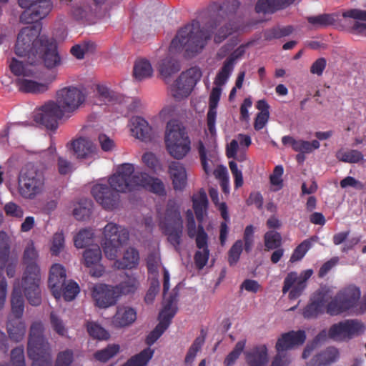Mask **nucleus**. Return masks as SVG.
Here are the masks:
<instances>
[{
    "label": "nucleus",
    "mask_w": 366,
    "mask_h": 366,
    "mask_svg": "<svg viewBox=\"0 0 366 366\" xmlns=\"http://www.w3.org/2000/svg\"><path fill=\"white\" fill-rule=\"evenodd\" d=\"M35 58L31 59L29 64H25L15 58L9 62L11 71L17 76L16 83L19 91L26 93L41 94L48 89V84L39 83L37 81L39 73L35 65L39 62L48 69L59 66L61 57L57 51L56 42L49 37L43 43L39 49L34 54Z\"/></svg>",
    "instance_id": "obj_1"
},
{
    "label": "nucleus",
    "mask_w": 366,
    "mask_h": 366,
    "mask_svg": "<svg viewBox=\"0 0 366 366\" xmlns=\"http://www.w3.org/2000/svg\"><path fill=\"white\" fill-rule=\"evenodd\" d=\"M236 29L233 23L222 24L217 19H211L203 29L198 21H194L178 31L172 41L169 51L176 52L184 49L189 56H193L203 49L212 34H214V41L221 43Z\"/></svg>",
    "instance_id": "obj_2"
},
{
    "label": "nucleus",
    "mask_w": 366,
    "mask_h": 366,
    "mask_svg": "<svg viewBox=\"0 0 366 366\" xmlns=\"http://www.w3.org/2000/svg\"><path fill=\"white\" fill-rule=\"evenodd\" d=\"M110 182L118 191L130 192L149 186L154 193L160 196L165 194L164 185L160 179L152 178L147 173L137 170L132 164L120 165Z\"/></svg>",
    "instance_id": "obj_3"
},
{
    "label": "nucleus",
    "mask_w": 366,
    "mask_h": 366,
    "mask_svg": "<svg viewBox=\"0 0 366 366\" xmlns=\"http://www.w3.org/2000/svg\"><path fill=\"white\" fill-rule=\"evenodd\" d=\"M41 30L40 24H31L22 28L17 35L14 51L18 56L25 58L22 60L25 64L35 58V53L46 41L47 36L41 35Z\"/></svg>",
    "instance_id": "obj_4"
},
{
    "label": "nucleus",
    "mask_w": 366,
    "mask_h": 366,
    "mask_svg": "<svg viewBox=\"0 0 366 366\" xmlns=\"http://www.w3.org/2000/svg\"><path fill=\"white\" fill-rule=\"evenodd\" d=\"M165 144L168 153L177 160L184 158L191 150V141L184 127L175 121L167 124Z\"/></svg>",
    "instance_id": "obj_5"
},
{
    "label": "nucleus",
    "mask_w": 366,
    "mask_h": 366,
    "mask_svg": "<svg viewBox=\"0 0 366 366\" xmlns=\"http://www.w3.org/2000/svg\"><path fill=\"white\" fill-rule=\"evenodd\" d=\"M44 182L43 169L31 163L27 164L21 169L19 177L21 194L25 198H34L43 191Z\"/></svg>",
    "instance_id": "obj_6"
},
{
    "label": "nucleus",
    "mask_w": 366,
    "mask_h": 366,
    "mask_svg": "<svg viewBox=\"0 0 366 366\" xmlns=\"http://www.w3.org/2000/svg\"><path fill=\"white\" fill-rule=\"evenodd\" d=\"M163 233L167 236L168 242L174 249L180 252L183 234V219L179 209L175 205L169 204L164 217L160 222Z\"/></svg>",
    "instance_id": "obj_7"
},
{
    "label": "nucleus",
    "mask_w": 366,
    "mask_h": 366,
    "mask_svg": "<svg viewBox=\"0 0 366 366\" xmlns=\"http://www.w3.org/2000/svg\"><path fill=\"white\" fill-rule=\"evenodd\" d=\"M102 234V244L105 255L113 259L117 256L120 247L129 240V232L117 224L109 222L103 228Z\"/></svg>",
    "instance_id": "obj_8"
},
{
    "label": "nucleus",
    "mask_w": 366,
    "mask_h": 366,
    "mask_svg": "<svg viewBox=\"0 0 366 366\" xmlns=\"http://www.w3.org/2000/svg\"><path fill=\"white\" fill-rule=\"evenodd\" d=\"M361 292L358 287L350 285L340 290L327 304V312L337 315L353 308L358 302Z\"/></svg>",
    "instance_id": "obj_9"
},
{
    "label": "nucleus",
    "mask_w": 366,
    "mask_h": 366,
    "mask_svg": "<svg viewBox=\"0 0 366 366\" xmlns=\"http://www.w3.org/2000/svg\"><path fill=\"white\" fill-rule=\"evenodd\" d=\"M40 269L36 267H30L29 270H25L21 282H17L15 285L24 293L28 302L34 307L41 304V292L40 290Z\"/></svg>",
    "instance_id": "obj_10"
},
{
    "label": "nucleus",
    "mask_w": 366,
    "mask_h": 366,
    "mask_svg": "<svg viewBox=\"0 0 366 366\" xmlns=\"http://www.w3.org/2000/svg\"><path fill=\"white\" fill-rule=\"evenodd\" d=\"M19 6L24 9L20 15V21L31 24L45 18L53 9L51 0H18Z\"/></svg>",
    "instance_id": "obj_11"
},
{
    "label": "nucleus",
    "mask_w": 366,
    "mask_h": 366,
    "mask_svg": "<svg viewBox=\"0 0 366 366\" xmlns=\"http://www.w3.org/2000/svg\"><path fill=\"white\" fill-rule=\"evenodd\" d=\"M201 76L202 72L197 67L190 68L182 72L172 86L173 97L178 100L187 97Z\"/></svg>",
    "instance_id": "obj_12"
},
{
    "label": "nucleus",
    "mask_w": 366,
    "mask_h": 366,
    "mask_svg": "<svg viewBox=\"0 0 366 366\" xmlns=\"http://www.w3.org/2000/svg\"><path fill=\"white\" fill-rule=\"evenodd\" d=\"M365 330V327L362 322L347 320L332 325L329 330V336L335 340L344 341L362 335Z\"/></svg>",
    "instance_id": "obj_13"
},
{
    "label": "nucleus",
    "mask_w": 366,
    "mask_h": 366,
    "mask_svg": "<svg viewBox=\"0 0 366 366\" xmlns=\"http://www.w3.org/2000/svg\"><path fill=\"white\" fill-rule=\"evenodd\" d=\"M112 176L109 179V184H97L92 187V194L96 201L107 210L116 209L119 202L118 191L111 184Z\"/></svg>",
    "instance_id": "obj_14"
},
{
    "label": "nucleus",
    "mask_w": 366,
    "mask_h": 366,
    "mask_svg": "<svg viewBox=\"0 0 366 366\" xmlns=\"http://www.w3.org/2000/svg\"><path fill=\"white\" fill-rule=\"evenodd\" d=\"M85 93L74 86L63 88L57 93L56 102L65 113H73L84 102Z\"/></svg>",
    "instance_id": "obj_15"
},
{
    "label": "nucleus",
    "mask_w": 366,
    "mask_h": 366,
    "mask_svg": "<svg viewBox=\"0 0 366 366\" xmlns=\"http://www.w3.org/2000/svg\"><path fill=\"white\" fill-rule=\"evenodd\" d=\"M66 113L56 102L45 104L34 114V120L49 129H55L58 126V120Z\"/></svg>",
    "instance_id": "obj_16"
},
{
    "label": "nucleus",
    "mask_w": 366,
    "mask_h": 366,
    "mask_svg": "<svg viewBox=\"0 0 366 366\" xmlns=\"http://www.w3.org/2000/svg\"><path fill=\"white\" fill-rule=\"evenodd\" d=\"M91 292L95 305L99 308L113 306L119 299L115 287L112 285L97 284L92 287Z\"/></svg>",
    "instance_id": "obj_17"
},
{
    "label": "nucleus",
    "mask_w": 366,
    "mask_h": 366,
    "mask_svg": "<svg viewBox=\"0 0 366 366\" xmlns=\"http://www.w3.org/2000/svg\"><path fill=\"white\" fill-rule=\"evenodd\" d=\"M173 300H169L167 305H164L163 310L159 313V322L156 327L149 334L147 337V344L153 345L169 327L172 318L175 314V310L172 307Z\"/></svg>",
    "instance_id": "obj_18"
},
{
    "label": "nucleus",
    "mask_w": 366,
    "mask_h": 366,
    "mask_svg": "<svg viewBox=\"0 0 366 366\" xmlns=\"http://www.w3.org/2000/svg\"><path fill=\"white\" fill-rule=\"evenodd\" d=\"M132 135L142 142H148L155 139L157 132L149 122L142 117L134 116L129 120Z\"/></svg>",
    "instance_id": "obj_19"
},
{
    "label": "nucleus",
    "mask_w": 366,
    "mask_h": 366,
    "mask_svg": "<svg viewBox=\"0 0 366 366\" xmlns=\"http://www.w3.org/2000/svg\"><path fill=\"white\" fill-rule=\"evenodd\" d=\"M186 227L188 236L190 238L196 237L195 240L198 249H209L208 236L201 224L197 229L194 214L191 209L186 212Z\"/></svg>",
    "instance_id": "obj_20"
},
{
    "label": "nucleus",
    "mask_w": 366,
    "mask_h": 366,
    "mask_svg": "<svg viewBox=\"0 0 366 366\" xmlns=\"http://www.w3.org/2000/svg\"><path fill=\"white\" fill-rule=\"evenodd\" d=\"M77 159H88L97 155V149L92 141L86 138H79L67 144Z\"/></svg>",
    "instance_id": "obj_21"
},
{
    "label": "nucleus",
    "mask_w": 366,
    "mask_h": 366,
    "mask_svg": "<svg viewBox=\"0 0 366 366\" xmlns=\"http://www.w3.org/2000/svg\"><path fill=\"white\" fill-rule=\"evenodd\" d=\"M27 354L33 362L51 360V348L47 340L28 342Z\"/></svg>",
    "instance_id": "obj_22"
},
{
    "label": "nucleus",
    "mask_w": 366,
    "mask_h": 366,
    "mask_svg": "<svg viewBox=\"0 0 366 366\" xmlns=\"http://www.w3.org/2000/svg\"><path fill=\"white\" fill-rule=\"evenodd\" d=\"M305 340L306 335L304 331H291L282 335V336L278 339L275 347L277 352H283L295 346L303 344Z\"/></svg>",
    "instance_id": "obj_23"
},
{
    "label": "nucleus",
    "mask_w": 366,
    "mask_h": 366,
    "mask_svg": "<svg viewBox=\"0 0 366 366\" xmlns=\"http://www.w3.org/2000/svg\"><path fill=\"white\" fill-rule=\"evenodd\" d=\"M66 272L64 268L59 264H54L50 269L49 277V287L55 298L60 297L61 288L65 285Z\"/></svg>",
    "instance_id": "obj_24"
},
{
    "label": "nucleus",
    "mask_w": 366,
    "mask_h": 366,
    "mask_svg": "<svg viewBox=\"0 0 366 366\" xmlns=\"http://www.w3.org/2000/svg\"><path fill=\"white\" fill-rule=\"evenodd\" d=\"M168 172L175 190L182 191L187 185V174L183 164L172 161L169 163Z\"/></svg>",
    "instance_id": "obj_25"
},
{
    "label": "nucleus",
    "mask_w": 366,
    "mask_h": 366,
    "mask_svg": "<svg viewBox=\"0 0 366 366\" xmlns=\"http://www.w3.org/2000/svg\"><path fill=\"white\" fill-rule=\"evenodd\" d=\"M328 297L327 294L319 292L317 294L312 302L308 305L304 310L303 315L305 318L310 319L317 317L322 314L325 310H327L328 304Z\"/></svg>",
    "instance_id": "obj_26"
},
{
    "label": "nucleus",
    "mask_w": 366,
    "mask_h": 366,
    "mask_svg": "<svg viewBox=\"0 0 366 366\" xmlns=\"http://www.w3.org/2000/svg\"><path fill=\"white\" fill-rule=\"evenodd\" d=\"M137 318V314L134 309L119 306L113 316L112 323L115 327H124L132 324Z\"/></svg>",
    "instance_id": "obj_27"
},
{
    "label": "nucleus",
    "mask_w": 366,
    "mask_h": 366,
    "mask_svg": "<svg viewBox=\"0 0 366 366\" xmlns=\"http://www.w3.org/2000/svg\"><path fill=\"white\" fill-rule=\"evenodd\" d=\"M26 324L22 317H8L6 330L9 337L13 341H21L26 334Z\"/></svg>",
    "instance_id": "obj_28"
},
{
    "label": "nucleus",
    "mask_w": 366,
    "mask_h": 366,
    "mask_svg": "<svg viewBox=\"0 0 366 366\" xmlns=\"http://www.w3.org/2000/svg\"><path fill=\"white\" fill-rule=\"evenodd\" d=\"M222 92L221 86L215 85L209 96V109L207 113V127L212 134L215 133L216 108Z\"/></svg>",
    "instance_id": "obj_29"
},
{
    "label": "nucleus",
    "mask_w": 366,
    "mask_h": 366,
    "mask_svg": "<svg viewBox=\"0 0 366 366\" xmlns=\"http://www.w3.org/2000/svg\"><path fill=\"white\" fill-rule=\"evenodd\" d=\"M139 261V255L138 251L133 248L129 247L124 252L122 260H116L113 267L117 269H133L136 267Z\"/></svg>",
    "instance_id": "obj_30"
},
{
    "label": "nucleus",
    "mask_w": 366,
    "mask_h": 366,
    "mask_svg": "<svg viewBox=\"0 0 366 366\" xmlns=\"http://www.w3.org/2000/svg\"><path fill=\"white\" fill-rule=\"evenodd\" d=\"M245 357L249 366H266L268 362L267 347L264 345L256 347L246 352Z\"/></svg>",
    "instance_id": "obj_31"
},
{
    "label": "nucleus",
    "mask_w": 366,
    "mask_h": 366,
    "mask_svg": "<svg viewBox=\"0 0 366 366\" xmlns=\"http://www.w3.org/2000/svg\"><path fill=\"white\" fill-rule=\"evenodd\" d=\"M338 357V350L335 347H328L313 357L311 365L314 366H327L335 362Z\"/></svg>",
    "instance_id": "obj_32"
},
{
    "label": "nucleus",
    "mask_w": 366,
    "mask_h": 366,
    "mask_svg": "<svg viewBox=\"0 0 366 366\" xmlns=\"http://www.w3.org/2000/svg\"><path fill=\"white\" fill-rule=\"evenodd\" d=\"M180 69L179 63L169 55L162 59L158 64V71L164 79H168Z\"/></svg>",
    "instance_id": "obj_33"
},
{
    "label": "nucleus",
    "mask_w": 366,
    "mask_h": 366,
    "mask_svg": "<svg viewBox=\"0 0 366 366\" xmlns=\"http://www.w3.org/2000/svg\"><path fill=\"white\" fill-rule=\"evenodd\" d=\"M313 271L307 269L302 272L300 274L296 272L297 280L292 286V290L289 293L290 299H296L300 297L306 287L307 280L312 276Z\"/></svg>",
    "instance_id": "obj_34"
},
{
    "label": "nucleus",
    "mask_w": 366,
    "mask_h": 366,
    "mask_svg": "<svg viewBox=\"0 0 366 366\" xmlns=\"http://www.w3.org/2000/svg\"><path fill=\"white\" fill-rule=\"evenodd\" d=\"M11 312L9 317H22L24 310V300L21 290L14 286L11 297Z\"/></svg>",
    "instance_id": "obj_35"
},
{
    "label": "nucleus",
    "mask_w": 366,
    "mask_h": 366,
    "mask_svg": "<svg viewBox=\"0 0 366 366\" xmlns=\"http://www.w3.org/2000/svg\"><path fill=\"white\" fill-rule=\"evenodd\" d=\"M133 74L135 79L142 81L152 76L153 69L148 60L139 59L134 64Z\"/></svg>",
    "instance_id": "obj_36"
},
{
    "label": "nucleus",
    "mask_w": 366,
    "mask_h": 366,
    "mask_svg": "<svg viewBox=\"0 0 366 366\" xmlns=\"http://www.w3.org/2000/svg\"><path fill=\"white\" fill-rule=\"evenodd\" d=\"M139 286L137 278L134 276H127V278L121 282L118 285L115 286L118 297L121 295H127L134 293Z\"/></svg>",
    "instance_id": "obj_37"
},
{
    "label": "nucleus",
    "mask_w": 366,
    "mask_h": 366,
    "mask_svg": "<svg viewBox=\"0 0 366 366\" xmlns=\"http://www.w3.org/2000/svg\"><path fill=\"white\" fill-rule=\"evenodd\" d=\"M39 254L36 249L34 242L29 241L24 251L23 262L26 265L25 270H29L30 267H36L40 269L37 264Z\"/></svg>",
    "instance_id": "obj_38"
},
{
    "label": "nucleus",
    "mask_w": 366,
    "mask_h": 366,
    "mask_svg": "<svg viewBox=\"0 0 366 366\" xmlns=\"http://www.w3.org/2000/svg\"><path fill=\"white\" fill-rule=\"evenodd\" d=\"M97 96L101 103L104 104L121 102L122 100V97L120 94L103 85L97 86Z\"/></svg>",
    "instance_id": "obj_39"
},
{
    "label": "nucleus",
    "mask_w": 366,
    "mask_h": 366,
    "mask_svg": "<svg viewBox=\"0 0 366 366\" xmlns=\"http://www.w3.org/2000/svg\"><path fill=\"white\" fill-rule=\"evenodd\" d=\"M11 238L4 231L0 232V269H2L8 261L11 249Z\"/></svg>",
    "instance_id": "obj_40"
},
{
    "label": "nucleus",
    "mask_w": 366,
    "mask_h": 366,
    "mask_svg": "<svg viewBox=\"0 0 366 366\" xmlns=\"http://www.w3.org/2000/svg\"><path fill=\"white\" fill-rule=\"evenodd\" d=\"M92 209V201L86 199H81L74 207L73 214L77 220H86L90 217Z\"/></svg>",
    "instance_id": "obj_41"
},
{
    "label": "nucleus",
    "mask_w": 366,
    "mask_h": 366,
    "mask_svg": "<svg viewBox=\"0 0 366 366\" xmlns=\"http://www.w3.org/2000/svg\"><path fill=\"white\" fill-rule=\"evenodd\" d=\"M193 208L197 219L201 222L207 206V197L204 192H200L192 197Z\"/></svg>",
    "instance_id": "obj_42"
},
{
    "label": "nucleus",
    "mask_w": 366,
    "mask_h": 366,
    "mask_svg": "<svg viewBox=\"0 0 366 366\" xmlns=\"http://www.w3.org/2000/svg\"><path fill=\"white\" fill-rule=\"evenodd\" d=\"M307 19L315 29L327 27L332 25L335 22V16L330 14L308 16Z\"/></svg>",
    "instance_id": "obj_43"
},
{
    "label": "nucleus",
    "mask_w": 366,
    "mask_h": 366,
    "mask_svg": "<svg viewBox=\"0 0 366 366\" xmlns=\"http://www.w3.org/2000/svg\"><path fill=\"white\" fill-rule=\"evenodd\" d=\"M336 157L341 162L355 164L363 160L362 154L356 149H340L336 154Z\"/></svg>",
    "instance_id": "obj_44"
},
{
    "label": "nucleus",
    "mask_w": 366,
    "mask_h": 366,
    "mask_svg": "<svg viewBox=\"0 0 366 366\" xmlns=\"http://www.w3.org/2000/svg\"><path fill=\"white\" fill-rule=\"evenodd\" d=\"M84 264L86 267H92L98 264L102 259V251L98 245L86 249L84 252Z\"/></svg>",
    "instance_id": "obj_45"
},
{
    "label": "nucleus",
    "mask_w": 366,
    "mask_h": 366,
    "mask_svg": "<svg viewBox=\"0 0 366 366\" xmlns=\"http://www.w3.org/2000/svg\"><path fill=\"white\" fill-rule=\"evenodd\" d=\"M94 238V232L90 229H81L74 237V245L76 248H83L89 245Z\"/></svg>",
    "instance_id": "obj_46"
},
{
    "label": "nucleus",
    "mask_w": 366,
    "mask_h": 366,
    "mask_svg": "<svg viewBox=\"0 0 366 366\" xmlns=\"http://www.w3.org/2000/svg\"><path fill=\"white\" fill-rule=\"evenodd\" d=\"M233 69L234 65H232V63L225 61L222 67L216 75L214 82V84L218 86L224 85L229 78Z\"/></svg>",
    "instance_id": "obj_47"
},
{
    "label": "nucleus",
    "mask_w": 366,
    "mask_h": 366,
    "mask_svg": "<svg viewBox=\"0 0 366 366\" xmlns=\"http://www.w3.org/2000/svg\"><path fill=\"white\" fill-rule=\"evenodd\" d=\"M44 326L41 321H34L29 328L28 342L40 341L47 340L44 335Z\"/></svg>",
    "instance_id": "obj_48"
},
{
    "label": "nucleus",
    "mask_w": 366,
    "mask_h": 366,
    "mask_svg": "<svg viewBox=\"0 0 366 366\" xmlns=\"http://www.w3.org/2000/svg\"><path fill=\"white\" fill-rule=\"evenodd\" d=\"M264 246L266 250L277 249L282 244L281 234L274 230L268 231L264 236Z\"/></svg>",
    "instance_id": "obj_49"
},
{
    "label": "nucleus",
    "mask_w": 366,
    "mask_h": 366,
    "mask_svg": "<svg viewBox=\"0 0 366 366\" xmlns=\"http://www.w3.org/2000/svg\"><path fill=\"white\" fill-rule=\"evenodd\" d=\"M201 334L202 335L200 336L197 337L194 340V342L189 347V349L187 352V354L186 355V357H185L186 363H190V362H193V360H194V358L196 357L197 352L201 349L203 344L204 343L206 335L204 333L203 330L201 331Z\"/></svg>",
    "instance_id": "obj_50"
},
{
    "label": "nucleus",
    "mask_w": 366,
    "mask_h": 366,
    "mask_svg": "<svg viewBox=\"0 0 366 366\" xmlns=\"http://www.w3.org/2000/svg\"><path fill=\"white\" fill-rule=\"evenodd\" d=\"M201 334L202 335L200 336L197 337L194 340V342L189 347V349L187 352V354L186 355V357H185L186 363H190V362H193V360H194V358L196 357L197 352L201 349L203 344L204 343L206 335L204 333L203 330L201 331Z\"/></svg>",
    "instance_id": "obj_51"
},
{
    "label": "nucleus",
    "mask_w": 366,
    "mask_h": 366,
    "mask_svg": "<svg viewBox=\"0 0 366 366\" xmlns=\"http://www.w3.org/2000/svg\"><path fill=\"white\" fill-rule=\"evenodd\" d=\"M119 351V345L113 344L108 345L106 348L98 350L95 352L94 357L100 362H105L115 356Z\"/></svg>",
    "instance_id": "obj_52"
},
{
    "label": "nucleus",
    "mask_w": 366,
    "mask_h": 366,
    "mask_svg": "<svg viewBox=\"0 0 366 366\" xmlns=\"http://www.w3.org/2000/svg\"><path fill=\"white\" fill-rule=\"evenodd\" d=\"M245 344V340L237 342L233 350L230 352L224 359V366H232L235 363L236 360L239 358V355L243 352Z\"/></svg>",
    "instance_id": "obj_53"
},
{
    "label": "nucleus",
    "mask_w": 366,
    "mask_h": 366,
    "mask_svg": "<svg viewBox=\"0 0 366 366\" xmlns=\"http://www.w3.org/2000/svg\"><path fill=\"white\" fill-rule=\"evenodd\" d=\"M320 144L317 140L312 142L305 140H297L294 150L300 153H311L313 150L320 147Z\"/></svg>",
    "instance_id": "obj_54"
},
{
    "label": "nucleus",
    "mask_w": 366,
    "mask_h": 366,
    "mask_svg": "<svg viewBox=\"0 0 366 366\" xmlns=\"http://www.w3.org/2000/svg\"><path fill=\"white\" fill-rule=\"evenodd\" d=\"M51 328L60 336H64L67 329L61 317L54 312H51L49 316Z\"/></svg>",
    "instance_id": "obj_55"
},
{
    "label": "nucleus",
    "mask_w": 366,
    "mask_h": 366,
    "mask_svg": "<svg viewBox=\"0 0 366 366\" xmlns=\"http://www.w3.org/2000/svg\"><path fill=\"white\" fill-rule=\"evenodd\" d=\"M86 327L89 334L94 338L99 340H107L109 337V333L99 325L95 322H88Z\"/></svg>",
    "instance_id": "obj_56"
},
{
    "label": "nucleus",
    "mask_w": 366,
    "mask_h": 366,
    "mask_svg": "<svg viewBox=\"0 0 366 366\" xmlns=\"http://www.w3.org/2000/svg\"><path fill=\"white\" fill-rule=\"evenodd\" d=\"M327 337L329 336V331L324 330L321 331L315 337V340L310 345H307V347L305 348L303 353H302V358L306 359L307 358L311 353L315 350L316 348L318 342L325 341Z\"/></svg>",
    "instance_id": "obj_57"
},
{
    "label": "nucleus",
    "mask_w": 366,
    "mask_h": 366,
    "mask_svg": "<svg viewBox=\"0 0 366 366\" xmlns=\"http://www.w3.org/2000/svg\"><path fill=\"white\" fill-rule=\"evenodd\" d=\"M64 236L61 232H56L51 239L50 251L53 255H58L64 248Z\"/></svg>",
    "instance_id": "obj_58"
},
{
    "label": "nucleus",
    "mask_w": 366,
    "mask_h": 366,
    "mask_svg": "<svg viewBox=\"0 0 366 366\" xmlns=\"http://www.w3.org/2000/svg\"><path fill=\"white\" fill-rule=\"evenodd\" d=\"M61 291L64 300L66 301H71L74 300L79 293V288L76 283L69 282L67 284L65 282V285L61 288Z\"/></svg>",
    "instance_id": "obj_59"
},
{
    "label": "nucleus",
    "mask_w": 366,
    "mask_h": 366,
    "mask_svg": "<svg viewBox=\"0 0 366 366\" xmlns=\"http://www.w3.org/2000/svg\"><path fill=\"white\" fill-rule=\"evenodd\" d=\"M243 242L242 240H237L229 251L228 262L230 265L235 264L242 252Z\"/></svg>",
    "instance_id": "obj_60"
},
{
    "label": "nucleus",
    "mask_w": 366,
    "mask_h": 366,
    "mask_svg": "<svg viewBox=\"0 0 366 366\" xmlns=\"http://www.w3.org/2000/svg\"><path fill=\"white\" fill-rule=\"evenodd\" d=\"M93 47V44L89 42H83L72 46L71 49V53L78 59H81L84 58V54L92 49Z\"/></svg>",
    "instance_id": "obj_61"
},
{
    "label": "nucleus",
    "mask_w": 366,
    "mask_h": 366,
    "mask_svg": "<svg viewBox=\"0 0 366 366\" xmlns=\"http://www.w3.org/2000/svg\"><path fill=\"white\" fill-rule=\"evenodd\" d=\"M11 366H25L23 347H17L11 352Z\"/></svg>",
    "instance_id": "obj_62"
},
{
    "label": "nucleus",
    "mask_w": 366,
    "mask_h": 366,
    "mask_svg": "<svg viewBox=\"0 0 366 366\" xmlns=\"http://www.w3.org/2000/svg\"><path fill=\"white\" fill-rule=\"evenodd\" d=\"M310 246V242L307 240L303 241L299 244L295 249L290 257V262H295L300 260L306 254Z\"/></svg>",
    "instance_id": "obj_63"
},
{
    "label": "nucleus",
    "mask_w": 366,
    "mask_h": 366,
    "mask_svg": "<svg viewBox=\"0 0 366 366\" xmlns=\"http://www.w3.org/2000/svg\"><path fill=\"white\" fill-rule=\"evenodd\" d=\"M73 360V352L66 350L58 354L55 366H70Z\"/></svg>",
    "instance_id": "obj_64"
}]
</instances>
